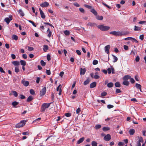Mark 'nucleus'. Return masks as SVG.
<instances>
[{"mask_svg": "<svg viewBox=\"0 0 146 146\" xmlns=\"http://www.w3.org/2000/svg\"><path fill=\"white\" fill-rule=\"evenodd\" d=\"M115 86L116 87H119L120 86V84L119 82H117L115 84Z\"/></svg>", "mask_w": 146, "mask_h": 146, "instance_id": "obj_37", "label": "nucleus"}, {"mask_svg": "<svg viewBox=\"0 0 146 146\" xmlns=\"http://www.w3.org/2000/svg\"><path fill=\"white\" fill-rule=\"evenodd\" d=\"M123 84L124 85L128 86L129 84V82L127 81L124 80L123 82Z\"/></svg>", "mask_w": 146, "mask_h": 146, "instance_id": "obj_32", "label": "nucleus"}, {"mask_svg": "<svg viewBox=\"0 0 146 146\" xmlns=\"http://www.w3.org/2000/svg\"><path fill=\"white\" fill-rule=\"evenodd\" d=\"M96 18L98 20H101L103 19V17L102 16L98 15L96 16Z\"/></svg>", "mask_w": 146, "mask_h": 146, "instance_id": "obj_28", "label": "nucleus"}, {"mask_svg": "<svg viewBox=\"0 0 146 146\" xmlns=\"http://www.w3.org/2000/svg\"><path fill=\"white\" fill-rule=\"evenodd\" d=\"M102 4L104 6H106V7H107L108 8H109V9H110L111 8V7H110L108 5L106 4H105V3H104L103 2H102Z\"/></svg>", "mask_w": 146, "mask_h": 146, "instance_id": "obj_52", "label": "nucleus"}, {"mask_svg": "<svg viewBox=\"0 0 146 146\" xmlns=\"http://www.w3.org/2000/svg\"><path fill=\"white\" fill-rule=\"evenodd\" d=\"M90 81V79L89 78H88L87 79L84 81V85H86L89 84Z\"/></svg>", "mask_w": 146, "mask_h": 146, "instance_id": "obj_16", "label": "nucleus"}, {"mask_svg": "<svg viewBox=\"0 0 146 146\" xmlns=\"http://www.w3.org/2000/svg\"><path fill=\"white\" fill-rule=\"evenodd\" d=\"M134 30L135 31H140L141 28L140 27L135 26Z\"/></svg>", "mask_w": 146, "mask_h": 146, "instance_id": "obj_30", "label": "nucleus"}, {"mask_svg": "<svg viewBox=\"0 0 146 146\" xmlns=\"http://www.w3.org/2000/svg\"><path fill=\"white\" fill-rule=\"evenodd\" d=\"M94 78L96 79H98L100 78V76L97 75H95Z\"/></svg>", "mask_w": 146, "mask_h": 146, "instance_id": "obj_63", "label": "nucleus"}, {"mask_svg": "<svg viewBox=\"0 0 146 146\" xmlns=\"http://www.w3.org/2000/svg\"><path fill=\"white\" fill-rule=\"evenodd\" d=\"M34 49V48L33 47H28V50L29 51H31Z\"/></svg>", "mask_w": 146, "mask_h": 146, "instance_id": "obj_61", "label": "nucleus"}, {"mask_svg": "<svg viewBox=\"0 0 146 146\" xmlns=\"http://www.w3.org/2000/svg\"><path fill=\"white\" fill-rule=\"evenodd\" d=\"M110 48V46L109 45L106 46L105 47V52L107 54H109Z\"/></svg>", "mask_w": 146, "mask_h": 146, "instance_id": "obj_9", "label": "nucleus"}, {"mask_svg": "<svg viewBox=\"0 0 146 146\" xmlns=\"http://www.w3.org/2000/svg\"><path fill=\"white\" fill-rule=\"evenodd\" d=\"M64 33L66 35H68L70 34V32L67 30L64 31Z\"/></svg>", "mask_w": 146, "mask_h": 146, "instance_id": "obj_38", "label": "nucleus"}, {"mask_svg": "<svg viewBox=\"0 0 146 146\" xmlns=\"http://www.w3.org/2000/svg\"><path fill=\"white\" fill-rule=\"evenodd\" d=\"M65 116L67 117H69L71 116V114L70 113H67L65 114Z\"/></svg>", "mask_w": 146, "mask_h": 146, "instance_id": "obj_51", "label": "nucleus"}, {"mask_svg": "<svg viewBox=\"0 0 146 146\" xmlns=\"http://www.w3.org/2000/svg\"><path fill=\"white\" fill-rule=\"evenodd\" d=\"M92 146H97V143L95 141H93L92 142Z\"/></svg>", "mask_w": 146, "mask_h": 146, "instance_id": "obj_35", "label": "nucleus"}, {"mask_svg": "<svg viewBox=\"0 0 146 146\" xmlns=\"http://www.w3.org/2000/svg\"><path fill=\"white\" fill-rule=\"evenodd\" d=\"M19 71V67L17 66H16L15 68V72L16 73H18Z\"/></svg>", "mask_w": 146, "mask_h": 146, "instance_id": "obj_42", "label": "nucleus"}, {"mask_svg": "<svg viewBox=\"0 0 146 146\" xmlns=\"http://www.w3.org/2000/svg\"><path fill=\"white\" fill-rule=\"evenodd\" d=\"M133 40L135 43H138V41L135 38L131 37V40Z\"/></svg>", "mask_w": 146, "mask_h": 146, "instance_id": "obj_59", "label": "nucleus"}, {"mask_svg": "<svg viewBox=\"0 0 146 146\" xmlns=\"http://www.w3.org/2000/svg\"><path fill=\"white\" fill-rule=\"evenodd\" d=\"M133 40L135 43H138V41L135 38L131 37V40Z\"/></svg>", "mask_w": 146, "mask_h": 146, "instance_id": "obj_57", "label": "nucleus"}, {"mask_svg": "<svg viewBox=\"0 0 146 146\" xmlns=\"http://www.w3.org/2000/svg\"><path fill=\"white\" fill-rule=\"evenodd\" d=\"M12 64L15 66H19L20 64L19 62L17 61L13 62Z\"/></svg>", "mask_w": 146, "mask_h": 146, "instance_id": "obj_20", "label": "nucleus"}, {"mask_svg": "<svg viewBox=\"0 0 146 146\" xmlns=\"http://www.w3.org/2000/svg\"><path fill=\"white\" fill-rule=\"evenodd\" d=\"M138 137L139 138V140L138 142L140 143H143V138L141 137L138 136Z\"/></svg>", "mask_w": 146, "mask_h": 146, "instance_id": "obj_33", "label": "nucleus"}, {"mask_svg": "<svg viewBox=\"0 0 146 146\" xmlns=\"http://www.w3.org/2000/svg\"><path fill=\"white\" fill-rule=\"evenodd\" d=\"M18 12L23 17L24 16V14L22 10L19 9L18 11Z\"/></svg>", "mask_w": 146, "mask_h": 146, "instance_id": "obj_36", "label": "nucleus"}, {"mask_svg": "<svg viewBox=\"0 0 146 146\" xmlns=\"http://www.w3.org/2000/svg\"><path fill=\"white\" fill-rule=\"evenodd\" d=\"M28 21L30 23H31L35 27H36V26L34 22L32 21L31 20H28Z\"/></svg>", "mask_w": 146, "mask_h": 146, "instance_id": "obj_41", "label": "nucleus"}, {"mask_svg": "<svg viewBox=\"0 0 146 146\" xmlns=\"http://www.w3.org/2000/svg\"><path fill=\"white\" fill-rule=\"evenodd\" d=\"M47 58L48 61H50V56L49 54H48L47 56Z\"/></svg>", "mask_w": 146, "mask_h": 146, "instance_id": "obj_46", "label": "nucleus"}, {"mask_svg": "<svg viewBox=\"0 0 146 146\" xmlns=\"http://www.w3.org/2000/svg\"><path fill=\"white\" fill-rule=\"evenodd\" d=\"M101 127V126L100 124L96 125L95 126V128L96 129H98L100 128Z\"/></svg>", "mask_w": 146, "mask_h": 146, "instance_id": "obj_29", "label": "nucleus"}, {"mask_svg": "<svg viewBox=\"0 0 146 146\" xmlns=\"http://www.w3.org/2000/svg\"><path fill=\"white\" fill-rule=\"evenodd\" d=\"M81 110L80 108H78L76 110V112L77 114L79 113L80 111Z\"/></svg>", "mask_w": 146, "mask_h": 146, "instance_id": "obj_62", "label": "nucleus"}, {"mask_svg": "<svg viewBox=\"0 0 146 146\" xmlns=\"http://www.w3.org/2000/svg\"><path fill=\"white\" fill-rule=\"evenodd\" d=\"M46 73L48 75L50 74V70H46Z\"/></svg>", "mask_w": 146, "mask_h": 146, "instance_id": "obj_54", "label": "nucleus"}, {"mask_svg": "<svg viewBox=\"0 0 146 146\" xmlns=\"http://www.w3.org/2000/svg\"><path fill=\"white\" fill-rule=\"evenodd\" d=\"M79 10L81 13H85V11L83 8H79Z\"/></svg>", "mask_w": 146, "mask_h": 146, "instance_id": "obj_47", "label": "nucleus"}, {"mask_svg": "<svg viewBox=\"0 0 146 146\" xmlns=\"http://www.w3.org/2000/svg\"><path fill=\"white\" fill-rule=\"evenodd\" d=\"M113 84L112 82H110L108 83L107 85V86L108 88H111L113 86Z\"/></svg>", "mask_w": 146, "mask_h": 146, "instance_id": "obj_34", "label": "nucleus"}, {"mask_svg": "<svg viewBox=\"0 0 146 146\" xmlns=\"http://www.w3.org/2000/svg\"><path fill=\"white\" fill-rule=\"evenodd\" d=\"M84 137H82L80 138L77 142V143L78 144H80L82 143L84 139Z\"/></svg>", "mask_w": 146, "mask_h": 146, "instance_id": "obj_18", "label": "nucleus"}, {"mask_svg": "<svg viewBox=\"0 0 146 146\" xmlns=\"http://www.w3.org/2000/svg\"><path fill=\"white\" fill-rule=\"evenodd\" d=\"M13 19L12 16L11 15H9V17L5 18L4 19V21L7 24H9L11 21Z\"/></svg>", "mask_w": 146, "mask_h": 146, "instance_id": "obj_5", "label": "nucleus"}, {"mask_svg": "<svg viewBox=\"0 0 146 146\" xmlns=\"http://www.w3.org/2000/svg\"><path fill=\"white\" fill-rule=\"evenodd\" d=\"M96 85V83L94 82L91 83L90 86V88H91L95 87Z\"/></svg>", "mask_w": 146, "mask_h": 146, "instance_id": "obj_13", "label": "nucleus"}, {"mask_svg": "<svg viewBox=\"0 0 146 146\" xmlns=\"http://www.w3.org/2000/svg\"><path fill=\"white\" fill-rule=\"evenodd\" d=\"M97 27L99 29L102 31H107L109 30L110 28L109 26H104L103 25H98Z\"/></svg>", "mask_w": 146, "mask_h": 146, "instance_id": "obj_2", "label": "nucleus"}, {"mask_svg": "<svg viewBox=\"0 0 146 146\" xmlns=\"http://www.w3.org/2000/svg\"><path fill=\"white\" fill-rule=\"evenodd\" d=\"M131 76L129 75H125L123 78V80L127 81L128 79H129L130 78Z\"/></svg>", "mask_w": 146, "mask_h": 146, "instance_id": "obj_15", "label": "nucleus"}, {"mask_svg": "<svg viewBox=\"0 0 146 146\" xmlns=\"http://www.w3.org/2000/svg\"><path fill=\"white\" fill-rule=\"evenodd\" d=\"M21 83L23 84L25 86H28L29 84V82L28 81H25L24 79H23L21 81Z\"/></svg>", "mask_w": 146, "mask_h": 146, "instance_id": "obj_10", "label": "nucleus"}, {"mask_svg": "<svg viewBox=\"0 0 146 146\" xmlns=\"http://www.w3.org/2000/svg\"><path fill=\"white\" fill-rule=\"evenodd\" d=\"M11 92L13 93V95L15 97H16L18 96V94L16 91L12 90V91Z\"/></svg>", "mask_w": 146, "mask_h": 146, "instance_id": "obj_26", "label": "nucleus"}, {"mask_svg": "<svg viewBox=\"0 0 146 146\" xmlns=\"http://www.w3.org/2000/svg\"><path fill=\"white\" fill-rule=\"evenodd\" d=\"M139 39L141 40H142L144 39V35H142L140 36Z\"/></svg>", "mask_w": 146, "mask_h": 146, "instance_id": "obj_53", "label": "nucleus"}, {"mask_svg": "<svg viewBox=\"0 0 146 146\" xmlns=\"http://www.w3.org/2000/svg\"><path fill=\"white\" fill-rule=\"evenodd\" d=\"M33 99V98L32 96H30L27 100V102H29L31 101Z\"/></svg>", "mask_w": 146, "mask_h": 146, "instance_id": "obj_27", "label": "nucleus"}, {"mask_svg": "<svg viewBox=\"0 0 146 146\" xmlns=\"http://www.w3.org/2000/svg\"><path fill=\"white\" fill-rule=\"evenodd\" d=\"M43 50L44 51L46 52L48 49V45H44L43 46Z\"/></svg>", "mask_w": 146, "mask_h": 146, "instance_id": "obj_21", "label": "nucleus"}, {"mask_svg": "<svg viewBox=\"0 0 146 146\" xmlns=\"http://www.w3.org/2000/svg\"><path fill=\"white\" fill-rule=\"evenodd\" d=\"M21 64L23 66H25L26 65V62L23 60H21L20 61Z\"/></svg>", "mask_w": 146, "mask_h": 146, "instance_id": "obj_23", "label": "nucleus"}, {"mask_svg": "<svg viewBox=\"0 0 146 146\" xmlns=\"http://www.w3.org/2000/svg\"><path fill=\"white\" fill-rule=\"evenodd\" d=\"M46 87H44L40 91V96L44 95L46 93Z\"/></svg>", "mask_w": 146, "mask_h": 146, "instance_id": "obj_7", "label": "nucleus"}, {"mask_svg": "<svg viewBox=\"0 0 146 146\" xmlns=\"http://www.w3.org/2000/svg\"><path fill=\"white\" fill-rule=\"evenodd\" d=\"M39 10L40 11L41 17L42 19H44L45 17V15H44L43 12L42 11L40 8H39Z\"/></svg>", "mask_w": 146, "mask_h": 146, "instance_id": "obj_11", "label": "nucleus"}, {"mask_svg": "<svg viewBox=\"0 0 146 146\" xmlns=\"http://www.w3.org/2000/svg\"><path fill=\"white\" fill-rule=\"evenodd\" d=\"M98 62L97 60H95L93 62V65H96L98 64Z\"/></svg>", "mask_w": 146, "mask_h": 146, "instance_id": "obj_45", "label": "nucleus"}, {"mask_svg": "<svg viewBox=\"0 0 146 146\" xmlns=\"http://www.w3.org/2000/svg\"><path fill=\"white\" fill-rule=\"evenodd\" d=\"M110 129V128L108 127H104L102 129L104 131L109 130Z\"/></svg>", "mask_w": 146, "mask_h": 146, "instance_id": "obj_22", "label": "nucleus"}, {"mask_svg": "<svg viewBox=\"0 0 146 146\" xmlns=\"http://www.w3.org/2000/svg\"><path fill=\"white\" fill-rule=\"evenodd\" d=\"M107 94L105 92H102L101 94V96L102 97L106 95Z\"/></svg>", "mask_w": 146, "mask_h": 146, "instance_id": "obj_40", "label": "nucleus"}, {"mask_svg": "<svg viewBox=\"0 0 146 146\" xmlns=\"http://www.w3.org/2000/svg\"><path fill=\"white\" fill-rule=\"evenodd\" d=\"M30 92L31 94L33 95H34L35 94L34 91L33 89H31L30 90Z\"/></svg>", "mask_w": 146, "mask_h": 146, "instance_id": "obj_43", "label": "nucleus"}, {"mask_svg": "<svg viewBox=\"0 0 146 146\" xmlns=\"http://www.w3.org/2000/svg\"><path fill=\"white\" fill-rule=\"evenodd\" d=\"M40 80V78L39 77H37L36 80V82L37 83H38L39 82Z\"/></svg>", "mask_w": 146, "mask_h": 146, "instance_id": "obj_64", "label": "nucleus"}, {"mask_svg": "<svg viewBox=\"0 0 146 146\" xmlns=\"http://www.w3.org/2000/svg\"><path fill=\"white\" fill-rule=\"evenodd\" d=\"M113 106L111 105H108L107 106V107L109 109H110L113 108Z\"/></svg>", "mask_w": 146, "mask_h": 146, "instance_id": "obj_60", "label": "nucleus"}, {"mask_svg": "<svg viewBox=\"0 0 146 146\" xmlns=\"http://www.w3.org/2000/svg\"><path fill=\"white\" fill-rule=\"evenodd\" d=\"M135 132V130L134 129H130L129 131V134L131 135H133Z\"/></svg>", "mask_w": 146, "mask_h": 146, "instance_id": "obj_19", "label": "nucleus"}, {"mask_svg": "<svg viewBox=\"0 0 146 146\" xmlns=\"http://www.w3.org/2000/svg\"><path fill=\"white\" fill-rule=\"evenodd\" d=\"M107 71L109 74H110L111 72V68H108L107 69Z\"/></svg>", "mask_w": 146, "mask_h": 146, "instance_id": "obj_50", "label": "nucleus"}, {"mask_svg": "<svg viewBox=\"0 0 146 146\" xmlns=\"http://www.w3.org/2000/svg\"><path fill=\"white\" fill-rule=\"evenodd\" d=\"M86 71V70L85 68L82 69V68H80V74L82 75H84L85 74Z\"/></svg>", "mask_w": 146, "mask_h": 146, "instance_id": "obj_14", "label": "nucleus"}, {"mask_svg": "<svg viewBox=\"0 0 146 146\" xmlns=\"http://www.w3.org/2000/svg\"><path fill=\"white\" fill-rule=\"evenodd\" d=\"M49 5V3L47 2H44L40 4V5L42 7H48Z\"/></svg>", "mask_w": 146, "mask_h": 146, "instance_id": "obj_8", "label": "nucleus"}, {"mask_svg": "<svg viewBox=\"0 0 146 146\" xmlns=\"http://www.w3.org/2000/svg\"><path fill=\"white\" fill-rule=\"evenodd\" d=\"M137 88V89H139L140 91L141 92H142V90H141V86L140 84L137 83H136L135 84V86Z\"/></svg>", "mask_w": 146, "mask_h": 146, "instance_id": "obj_12", "label": "nucleus"}, {"mask_svg": "<svg viewBox=\"0 0 146 146\" xmlns=\"http://www.w3.org/2000/svg\"><path fill=\"white\" fill-rule=\"evenodd\" d=\"M110 34L115 36H122L128 34L127 32H123L120 31H115L110 32Z\"/></svg>", "mask_w": 146, "mask_h": 146, "instance_id": "obj_1", "label": "nucleus"}, {"mask_svg": "<svg viewBox=\"0 0 146 146\" xmlns=\"http://www.w3.org/2000/svg\"><path fill=\"white\" fill-rule=\"evenodd\" d=\"M130 81L132 84H133L135 82V80L134 79L131 77L130 78Z\"/></svg>", "mask_w": 146, "mask_h": 146, "instance_id": "obj_49", "label": "nucleus"}, {"mask_svg": "<svg viewBox=\"0 0 146 146\" xmlns=\"http://www.w3.org/2000/svg\"><path fill=\"white\" fill-rule=\"evenodd\" d=\"M133 40L135 43H138V41L135 38L131 37V40Z\"/></svg>", "mask_w": 146, "mask_h": 146, "instance_id": "obj_56", "label": "nucleus"}, {"mask_svg": "<svg viewBox=\"0 0 146 146\" xmlns=\"http://www.w3.org/2000/svg\"><path fill=\"white\" fill-rule=\"evenodd\" d=\"M133 40L135 43H138V41L135 38L131 37V40Z\"/></svg>", "mask_w": 146, "mask_h": 146, "instance_id": "obj_58", "label": "nucleus"}, {"mask_svg": "<svg viewBox=\"0 0 146 146\" xmlns=\"http://www.w3.org/2000/svg\"><path fill=\"white\" fill-rule=\"evenodd\" d=\"M112 56L113 57V59L114 60L113 61V62H116L118 60V58L117 57L115 56H114V55H112Z\"/></svg>", "mask_w": 146, "mask_h": 146, "instance_id": "obj_31", "label": "nucleus"}, {"mask_svg": "<svg viewBox=\"0 0 146 146\" xmlns=\"http://www.w3.org/2000/svg\"><path fill=\"white\" fill-rule=\"evenodd\" d=\"M104 139L105 141H109L111 139V135L109 134H108L105 136Z\"/></svg>", "mask_w": 146, "mask_h": 146, "instance_id": "obj_6", "label": "nucleus"}, {"mask_svg": "<svg viewBox=\"0 0 146 146\" xmlns=\"http://www.w3.org/2000/svg\"><path fill=\"white\" fill-rule=\"evenodd\" d=\"M40 64L42 66H44L46 65V63L43 60H41L40 62Z\"/></svg>", "mask_w": 146, "mask_h": 146, "instance_id": "obj_39", "label": "nucleus"}, {"mask_svg": "<svg viewBox=\"0 0 146 146\" xmlns=\"http://www.w3.org/2000/svg\"><path fill=\"white\" fill-rule=\"evenodd\" d=\"M25 123L24 120L21 121L20 123L17 124L15 127L17 128H19L23 126L25 124Z\"/></svg>", "mask_w": 146, "mask_h": 146, "instance_id": "obj_4", "label": "nucleus"}, {"mask_svg": "<svg viewBox=\"0 0 146 146\" xmlns=\"http://www.w3.org/2000/svg\"><path fill=\"white\" fill-rule=\"evenodd\" d=\"M12 38L13 39L15 40H17L18 39V36L16 35H14L12 36Z\"/></svg>", "mask_w": 146, "mask_h": 146, "instance_id": "obj_25", "label": "nucleus"}, {"mask_svg": "<svg viewBox=\"0 0 146 146\" xmlns=\"http://www.w3.org/2000/svg\"><path fill=\"white\" fill-rule=\"evenodd\" d=\"M19 104V103L16 101L13 102L12 103V105L14 107H15L16 106Z\"/></svg>", "mask_w": 146, "mask_h": 146, "instance_id": "obj_24", "label": "nucleus"}, {"mask_svg": "<svg viewBox=\"0 0 146 146\" xmlns=\"http://www.w3.org/2000/svg\"><path fill=\"white\" fill-rule=\"evenodd\" d=\"M90 11L92 12L94 15H97V13L96 11L94 9H92Z\"/></svg>", "mask_w": 146, "mask_h": 146, "instance_id": "obj_17", "label": "nucleus"}, {"mask_svg": "<svg viewBox=\"0 0 146 146\" xmlns=\"http://www.w3.org/2000/svg\"><path fill=\"white\" fill-rule=\"evenodd\" d=\"M51 104V103L48 104L44 103L43 104L41 107L40 111L41 112L44 111L46 108H47L49 107Z\"/></svg>", "mask_w": 146, "mask_h": 146, "instance_id": "obj_3", "label": "nucleus"}, {"mask_svg": "<svg viewBox=\"0 0 146 146\" xmlns=\"http://www.w3.org/2000/svg\"><path fill=\"white\" fill-rule=\"evenodd\" d=\"M84 6L86 8L89 9H92V7L91 6L88 5L86 4H84Z\"/></svg>", "mask_w": 146, "mask_h": 146, "instance_id": "obj_44", "label": "nucleus"}, {"mask_svg": "<svg viewBox=\"0 0 146 146\" xmlns=\"http://www.w3.org/2000/svg\"><path fill=\"white\" fill-rule=\"evenodd\" d=\"M140 60V58L139 56H137L135 59V60L136 62H138Z\"/></svg>", "mask_w": 146, "mask_h": 146, "instance_id": "obj_48", "label": "nucleus"}, {"mask_svg": "<svg viewBox=\"0 0 146 146\" xmlns=\"http://www.w3.org/2000/svg\"><path fill=\"white\" fill-rule=\"evenodd\" d=\"M20 98L21 99H24L25 98V96L23 95H21L20 96Z\"/></svg>", "mask_w": 146, "mask_h": 146, "instance_id": "obj_55", "label": "nucleus"}]
</instances>
